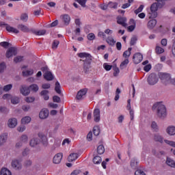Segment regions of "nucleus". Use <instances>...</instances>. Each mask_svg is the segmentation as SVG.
<instances>
[{
	"mask_svg": "<svg viewBox=\"0 0 175 175\" xmlns=\"http://www.w3.org/2000/svg\"><path fill=\"white\" fill-rule=\"evenodd\" d=\"M40 95L41 96H43L44 100H49V99H50V96H49V91L47 90H42L40 92Z\"/></svg>",
	"mask_w": 175,
	"mask_h": 175,
	"instance_id": "nucleus-30",
	"label": "nucleus"
},
{
	"mask_svg": "<svg viewBox=\"0 0 175 175\" xmlns=\"http://www.w3.org/2000/svg\"><path fill=\"white\" fill-rule=\"evenodd\" d=\"M42 70L44 73V78L45 80H47L48 81H51V80L54 79V76L53 75L51 72L49 70V68L47 66L42 68Z\"/></svg>",
	"mask_w": 175,
	"mask_h": 175,
	"instance_id": "nucleus-2",
	"label": "nucleus"
},
{
	"mask_svg": "<svg viewBox=\"0 0 175 175\" xmlns=\"http://www.w3.org/2000/svg\"><path fill=\"white\" fill-rule=\"evenodd\" d=\"M79 158V154L77 153H71L68 157V162H73L76 161Z\"/></svg>",
	"mask_w": 175,
	"mask_h": 175,
	"instance_id": "nucleus-25",
	"label": "nucleus"
},
{
	"mask_svg": "<svg viewBox=\"0 0 175 175\" xmlns=\"http://www.w3.org/2000/svg\"><path fill=\"white\" fill-rule=\"evenodd\" d=\"M29 89L33 92H38L39 91V86L37 84H32L29 86Z\"/></svg>",
	"mask_w": 175,
	"mask_h": 175,
	"instance_id": "nucleus-41",
	"label": "nucleus"
},
{
	"mask_svg": "<svg viewBox=\"0 0 175 175\" xmlns=\"http://www.w3.org/2000/svg\"><path fill=\"white\" fill-rule=\"evenodd\" d=\"M76 1L78 2V3H79V5L82 6V8H85V3H87V0H76Z\"/></svg>",
	"mask_w": 175,
	"mask_h": 175,
	"instance_id": "nucleus-59",
	"label": "nucleus"
},
{
	"mask_svg": "<svg viewBox=\"0 0 175 175\" xmlns=\"http://www.w3.org/2000/svg\"><path fill=\"white\" fill-rule=\"evenodd\" d=\"M18 28L21 29V31H23V32H29V28L24 25H19Z\"/></svg>",
	"mask_w": 175,
	"mask_h": 175,
	"instance_id": "nucleus-38",
	"label": "nucleus"
},
{
	"mask_svg": "<svg viewBox=\"0 0 175 175\" xmlns=\"http://www.w3.org/2000/svg\"><path fill=\"white\" fill-rule=\"evenodd\" d=\"M30 91L29 89L25 86V85H23L21 88V94H22V95H23L24 96H27L28 95H29L30 94Z\"/></svg>",
	"mask_w": 175,
	"mask_h": 175,
	"instance_id": "nucleus-16",
	"label": "nucleus"
},
{
	"mask_svg": "<svg viewBox=\"0 0 175 175\" xmlns=\"http://www.w3.org/2000/svg\"><path fill=\"white\" fill-rule=\"evenodd\" d=\"M27 129V127L25 124H21L17 127L18 132H20L21 133H23Z\"/></svg>",
	"mask_w": 175,
	"mask_h": 175,
	"instance_id": "nucleus-48",
	"label": "nucleus"
},
{
	"mask_svg": "<svg viewBox=\"0 0 175 175\" xmlns=\"http://www.w3.org/2000/svg\"><path fill=\"white\" fill-rule=\"evenodd\" d=\"M118 24L122 25V27H126V18L125 17H120L118 18Z\"/></svg>",
	"mask_w": 175,
	"mask_h": 175,
	"instance_id": "nucleus-27",
	"label": "nucleus"
},
{
	"mask_svg": "<svg viewBox=\"0 0 175 175\" xmlns=\"http://www.w3.org/2000/svg\"><path fill=\"white\" fill-rule=\"evenodd\" d=\"M21 20H22V21H24V23H27V21H28V14H22L21 16Z\"/></svg>",
	"mask_w": 175,
	"mask_h": 175,
	"instance_id": "nucleus-57",
	"label": "nucleus"
},
{
	"mask_svg": "<svg viewBox=\"0 0 175 175\" xmlns=\"http://www.w3.org/2000/svg\"><path fill=\"white\" fill-rule=\"evenodd\" d=\"M11 103H12V105H18V103H20V97H17V96L12 97Z\"/></svg>",
	"mask_w": 175,
	"mask_h": 175,
	"instance_id": "nucleus-39",
	"label": "nucleus"
},
{
	"mask_svg": "<svg viewBox=\"0 0 175 175\" xmlns=\"http://www.w3.org/2000/svg\"><path fill=\"white\" fill-rule=\"evenodd\" d=\"M8 141V133H3L0 135V147L3 146Z\"/></svg>",
	"mask_w": 175,
	"mask_h": 175,
	"instance_id": "nucleus-17",
	"label": "nucleus"
},
{
	"mask_svg": "<svg viewBox=\"0 0 175 175\" xmlns=\"http://www.w3.org/2000/svg\"><path fill=\"white\" fill-rule=\"evenodd\" d=\"M38 137H40L41 143L44 147H47L49 145V140L47 139V137L43 133H38Z\"/></svg>",
	"mask_w": 175,
	"mask_h": 175,
	"instance_id": "nucleus-11",
	"label": "nucleus"
},
{
	"mask_svg": "<svg viewBox=\"0 0 175 175\" xmlns=\"http://www.w3.org/2000/svg\"><path fill=\"white\" fill-rule=\"evenodd\" d=\"M93 114L95 122H99L100 121V111L99 110H94Z\"/></svg>",
	"mask_w": 175,
	"mask_h": 175,
	"instance_id": "nucleus-18",
	"label": "nucleus"
},
{
	"mask_svg": "<svg viewBox=\"0 0 175 175\" xmlns=\"http://www.w3.org/2000/svg\"><path fill=\"white\" fill-rule=\"evenodd\" d=\"M149 19L150 20L148 22L147 27L148 29H154L157 25V19H155V18H149Z\"/></svg>",
	"mask_w": 175,
	"mask_h": 175,
	"instance_id": "nucleus-9",
	"label": "nucleus"
},
{
	"mask_svg": "<svg viewBox=\"0 0 175 175\" xmlns=\"http://www.w3.org/2000/svg\"><path fill=\"white\" fill-rule=\"evenodd\" d=\"M159 77L163 84H165V85H168V84H170V80L172 79V75H170V74L160 72L159 74Z\"/></svg>",
	"mask_w": 175,
	"mask_h": 175,
	"instance_id": "nucleus-1",
	"label": "nucleus"
},
{
	"mask_svg": "<svg viewBox=\"0 0 175 175\" xmlns=\"http://www.w3.org/2000/svg\"><path fill=\"white\" fill-rule=\"evenodd\" d=\"M59 126H61V123H58V122H55L53 132L54 133H57L58 129H59Z\"/></svg>",
	"mask_w": 175,
	"mask_h": 175,
	"instance_id": "nucleus-53",
	"label": "nucleus"
},
{
	"mask_svg": "<svg viewBox=\"0 0 175 175\" xmlns=\"http://www.w3.org/2000/svg\"><path fill=\"white\" fill-rule=\"evenodd\" d=\"M135 175H146V173L142 170H137L135 171Z\"/></svg>",
	"mask_w": 175,
	"mask_h": 175,
	"instance_id": "nucleus-64",
	"label": "nucleus"
},
{
	"mask_svg": "<svg viewBox=\"0 0 175 175\" xmlns=\"http://www.w3.org/2000/svg\"><path fill=\"white\" fill-rule=\"evenodd\" d=\"M12 88H13V85L8 84L5 85L3 89L1 88V90L2 91H5V92H8V91H10L12 90Z\"/></svg>",
	"mask_w": 175,
	"mask_h": 175,
	"instance_id": "nucleus-42",
	"label": "nucleus"
},
{
	"mask_svg": "<svg viewBox=\"0 0 175 175\" xmlns=\"http://www.w3.org/2000/svg\"><path fill=\"white\" fill-rule=\"evenodd\" d=\"M40 143V142L39 141V139L32 138L29 142V146L33 148L36 147V146H38Z\"/></svg>",
	"mask_w": 175,
	"mask_h": 175,
	"instance_id": "nucleus-26",
	"label": "nucleus"
},
{
	"mask_svg": "<svg viewBox=\"0 0 175 175\" xmlns=\"http://www.w3.org/2000/svg\"><path fill=\"white\" fill-rule=\"evenodd\" d=\"M31 117L25 116L21 119V122L23 125H27V124H29V122H31Z\"/></svg>",
	"mask_w": 175,
	"mask_h": 175,
	"instance_id": "nucleus-28",
	"label": "nucleus"
},
{
	"mask_svg": "<svg viewBox=\"0 0 175 175\" xmlns=\"http://www.w3.org/2000/svg\"><path fill=\"white\" fill-rule=\"evenodd\" d=\"M155 51L157 54H163V53H165V49L162 48V46L157 45L155 47Z\"/></svg>",
	"mask_w": 175,
	"mask_h": 175,
	"instance_id": "nucleus-36",
	"label": "nucleus"
},
{
	"mask_svg": "<svg viewBox=\"0 0 175 175\" xmlns=\"http://www.w3.org/2000/svg\"><path fill=\"white\" fill-rule=\"evenodd\" d=\"M24 166H25V167H29L30 166H32V160L27 159L25 161Z\"/></svg>",
	"mask_w": 175,
	"mask_h": 175,
	"instance_id": "nucleus-54",
	"label": "nucleus"
},
{
	"mask_svg": "<svg viewBox=\"0 0 175 175\" xmlns=\"http://www.w3.org/2000/svg\"><path fill=\"white\" fill-rule=\"evenodd\" d=\"M151 128L154 132H158L159 131V128L158 127V124H157V122H152L151 124Z\"/></svg>",
	"mask_w": 175,
	"mask_h": 175,
	"instance_id": "nucleus-43",
	"label": "nucleus"
},
{
	"mask_svg": "<svg viewBox=\"0 0 175 175\" xmlns=\"http://www.w3.org/2000/svg\"><path fill=\"white\" fill-rule=\"evenodd\" d=\"M100 133V131L98 126L94 127L93 133H94V136H99Z\"/></svg>",
	"mask_w": 175,
	"mask_h": 175,
	"instance_id": "nucleus-50",
	"label": "nucleus"
},
{
	"mask_svg": "<svg viewBox=\"0 0 175 175\" xmlns=\"http://www.w3.org/2000/svg\"><path fill=\"white\" fill-rule=\"evenodd\" d=\"M131 51L132 48H129L127 51H124L123 53L124 58H125L126 59H129V57H131V54H132Z\"/></svg>",
	"mask_w": 175,
	"mask_h": 175,
	"instance_id": "nucleus-31",
	"label": "nucleus"
},
{
	"mask_svg": "<svg viewBox=\"0 0 175 175\" xmlns=\"http://www.w3.org/2000/svg\"><path fill=\"white\" fill-rule=\"evenodd\" d=\"M55 90L56 91L57 94H61V85L58 81L55 83Z\"/></svg>",
	"mask_w": 175,
	"mask_h": 175,
	"instance_id": "nucleus-45",
	"label": "nucleus"
},
{
	"mask_svg": "<svg viewBox=\"0 0 175 175\" xmlns=\"http://www.w3.org/2000/svg\"><path fill=\"white\" fill-rule=\"evenodd\" d=\"M59 44V41L57 40H55L53 42V44H52V48L53 49H57L58 47V45Z\"/></svg>",
	"mask_w": 175,
	"mask_h": 175,
	"instance_id": "nucleus-62",
	"label": "nucleus"
},
{
	"mask_svg": "<svg viewBox=\"0 0 175 175\" xmlns=\"http://www.w3.org/2000/svg\"><path fill=\"white\" fill-rule=\"evenodd\" d=\"M6 29L8 32H10L11 33H18L20 32V31H18L17 28H15L10 25H7Z\"/></svg>",
	"mask_w": 175,
	"mask_h": 175,
	"instance_id": "nucleus-23",
	"label": "nucleus"
},
{
	"mask_svg": "<svg viewBox=\"0 0 175 175\" xmlns=\"http://www.w3.org/2000/svg\"><path fill=\"white\" fill-rule=\"evenodd\" d=\"M165 143L166 144H168V146H170V147L175 148V142L174 141H170V140H165ZM171 151H172L174 155H175V149H171Z\"/></svg>",
	"mask_w": 175,
	"mask_h": 175,
	"instance_id": "nucleus-32",
	"label": "nucleus"
},
{
	"mask_svg": "<svg viewBox=\"0 0 175 175\" xmlns=\"http://www.w3.org/2000/svg\"><path fill=\"white\" fill-rule=\"evenodd\" d=\"M27 69V66H23L22 67V75L23 76H24L25 77H28V76H32V75H33V70L30 69V70H25Z\"/></svg>",
	"mask_w": 175,
	"mask_h": 175,
	"instance_id": "nucleus-10",
	"label": "nucleus"
},
{
	"mask_svg": "<svg viewBox=\"0 0 175 175\" xmlns=\"http://www.w3.org/2000/svg\"><path fill=\"white\" fill-rule=\"evenodd\" d=\"M103 66L104 69L107 71L111 70V68H113V66L109 65V63H104Z\"/></svg>",
	"mask_w": 175,
	"mask_h": 175,
	"instance_id": "nucleus-52",
	"label": "nucleus"
},
{
	"mask_svg": "<svg viewBox=\"0 0 175 175\" xmlns=\"http://www.w3.org/2000/svg\"><path fill=\"white\" fill-rule=\"evenodd\" d=\"M166 163L171 167H175V161L171 158H167Z\"/></svg>",
	"mask_w": 175,
	"mask_h": 175,
	"instance_id": "nucleus-35",
	"label": "nucleus"
},
{
	"mask_svg": "<svg viewBox=\"0 0 175 175\" xmlns=\"http://www.w3.org/2000/svg\"><path fill=\"white\" fill-rule=\"evenodd\" d=\"M131 166L133 169H136V167H137V160H136V159H133L131 160Z\"/></svg>",
	"mask_w": 175,
	"mask_h": 175,
	"instance_id": "nucleus-46",
	"label": "nucleus"
},
{
	"mask_svg": "<svg viewBox=\"0 0 175 175\" xmlns=\"http://www.w3.org/2000/svg\"><path fill=\"white\" fill-rule=\"evenodd\" d=\"M97 152L100 155H102V154L105 153V146L103 145H100L97 148Z\"/></svg>",
	"mask_w": 175,
	"mask_h": 175,
	"instance_id": "nucleus-40",
	"label": "nucleus"
},
{
	"mask_svg": "<svg viewBox=\"0 0 175 175\" xmlns=\"http://www.w3.org/2000/svg\"><path fill=\"white\" fill-rule=\"evenodd\" d=\"M130 24H131V25L128 27V31L129 32H132L133 31L135 30V28H136V22L135 21L134 19H130Z\"/></svg>",
	"mask_w": 175,
	"mask_h": 175,
	"instance_id": "nucleus-24",
	"label": "nucleus"
},
{
	"mask_svg": "<svg viewBox=\"0 0 175 175\" xmlns=\"http://www.w3.org/2000/svg\"><path fill=\"white\" fill-rule=\"evenodd\" d=\"M117 6H118V3L116 2H109L108 3V8H110L111 9H117Z\"/></svg>",
	"mask_w": 175,
	"mask_h": 175,
	"instance_id": "nucleus-47",
	"label": "nucleus"
},
{
	"mask_svg": "<svg viewBox=\"0 0 175 175\" xmlns=\"http://www.w3.org/2000/svg\"><path fill=\"white\" fill-rule=\"evenodd\" d=\"M5 69H6V64L5 63H1L0 64V73H2V72H3V70H5Z\"/></svg>",
	"mask_w": 175,
	"mask_h": 175,
	"instance_id": "nucleus-63",
	"label": "nucleus"
},
{
	"mask_svg": "<svg viewBox=\"0 0 175 175\" xmlns=\"http://www.w3.org/2000/svg\"><path fill=\"white\" fill-rule=\"evenodd\" d=\"M62 153H57L56 154L53 159V163L58 165L59 163H61V161H62Z\"/></svg>",
	"mask_w": 175,
	"mask_h": 175,
	"instance_id": "nucleus-14",
	"label": "nucleus"
},
{
	"mask_svg": "<svg viewBox=\"0 0 175 175\" xmlns=\"http://www.w3.org/2000/svg\"><path fill=\"white\" fill-rule=\"evenodd\" d=\"M133 62L140 64L143 61V55L139 53H135L133 57Z\"/></svg>",
	"mask_w": 175,
	"mask_h": 175,
	"instance_id": "nucleus-12",
	"label": "nucleus"
},
{
	"mask_svg": "<svg viewBox=\"0 0 175 175\" xmlns=\"http://www.w3.org/2000/svg\"><path fill=\"white\" fill-rule=\"evenodd\" d=\"M36 35L38 36H42L43 35H46V30H39L35 32Z\"/></svg>",
	"mask_w": 175,
	"mask_h": 175,
	"instance_id": "nucleus-60",
	"label": "nucleus"
},
{
	"mask_svg": "<svg viewBox=\"0 0 175 175\" xmlns=\"http://www.w3.org/2000/svg\"><path fill=\"white\" fill-rule=\"evenodd\" d=\"M16 54H17V49H16L15 47H11L7 51L5 57L7 58H10L13 57V55H16Z\"/></svg>",
	"mask_w": 175,
	"mask_h": 175,
	"instance_id": "nucleus-8",
	"label": "nucleus"
},
{
	"mask_svg": "<svg viewBox=\"0 0 175 175\" xmlns=\"http://www.w3.org/2000/svg\"><path fill=\"white\" fill-rule=\"evenodd\" d=\"M25 100L27 103H32V102L35 101V97H33V96H28V97L25 98Z\"/></svg>",
	"mask_w": 175,
	"mask_h": 175,
	"instance_id": "nucleus-55",
	"label": "nucleus"
},
{
	"mask_svg": "<svg viewBox=\"0 0 175 175\" xmlns=\"http://www.w3.org/2000/svg\"><path fill=\"white\" fill-rule=\"evenodd\" d=\"M8 126L13 129L17 126V119L16 118H12L8 121Z\"/></svg>",
	"mask_w": 175,
	"mask_h": 175,
	"instance_id": "nucleus-13",
	"label": "nucleus"
},
{
	"mask_svg": "<svg viewBox=\"0 0 175 175\" xmlns=\"http://www.w3.org/2000/svg\"><path fill=\"white\" fill-rule=\"evenodd\" d=\"M88 40H95V34L94 33H90L87 36Z\"/></svg>",
	"mask_w": 175,
	"mask_h": 175,
	"instance_id": "nucleus-61",
	"label": "nucleus"
},
{
	"mask_svg": "<svg viewBox=\"0 0 175 175\" xmlns=\"http://www.w3.org/2000/svg\"><path fill=\"white\" fill-rule=\"evenodd\" d=\"M143 9H144V5H141L137 10L134 11V13L135 14H139V13H142V12H143Z\"/></svg>",
	"mask_w": 175,
	"mask_h": 175,
	"instance_id": "nucleus-51",
	"label": "nucleus"
},
{
	"mask_svg": "<svg viewBox=\"0 0 175 175\" xmlns=\"http://www.w3.org/2000/svg\"><path fill=\"white\" fill-rule=\"evenodd\" d=\"M153 140L154 142H156V143H160V144H163V142H165V140L167 139H165L163 136H162L161 134L156 133L154 134Z\"/></svg>",
	"mask_w": 175,
	"mask_h": 175,
	"instance_id": "nucleus-6",
	"label": "nucleus"
},
{
	"mask_svg": "<svg viewBox=\"0 0 175 175\" xmlns=\"http://www.w3.org/2000/svg\"><path fill=\"white\" fill-rule=\"evenodd\" d=\"M159 81V79L158 78V76H157V74L152 73L148 77V84L149 85H155Z\"/></svg>",
	"mask_w": 175,
	"mask_h": 175,
	"instance_id": "nucleus-3",
	"label": "nucleus"
},
{
	"mask_svg": "<svg viewBox=\"0 0 175 175\" xmlns=\"http://www.w3.org/2000/svg\"><path fill=\"white\" fill-rule=\"evenodd\" d=\"M88 90L86 88L81 90L79 92H78L77 95V99H81L83 97L87 94Z\"/></svg>",
	"mask_w": 175,
	"mask_h": 175,
	"instance_id": "nucleus-22",
	"label": "nucleus"
},
{
	"mask_svg": "<svg viewBox=\"0 0 175 175\" xmlns=\"http://www.w3.org/2000/svg\"><path fill=\"white\" fill-rule=\"evenodd\" d=\"M29 148H25L22 152V156L23 157H28L29 155Z\"/></svg>",
	"mask_w": 175,
	"mask_h": 175,
	"instance_id": "nucleus-56",
	"label": "nucleus"
},
{
	"mask_svg": "<svg viewBox=\"0 0 175 175\" xmlns=\"http://www.w3.org/2000/svg\"><path fill=\"white\" fill-rule=\"evenodd\" d=\"M19 140L23 144H25V143L28 142V135H22L20 138Z\"/></svg>",
	"mask_w": 175,
	"mask_h": 175,
	"instance_id": "nucleus-37",
	"label": "nucleus"
},
{
	"mask_svg": "<svg viewBox=\"0 0 175 175\" xmlns=\"http://www.w3.org/2000/svg\"><path fill=\"white\" fill-rule=\"evenodd\" d=\"M133 2V0H128V3H124L122 5V9H128L131 6V3Z\"/></svg>",
	"mask_w": 175,
	"mask_h": 175,
	"instance_id": "nucleus-49",
	"label": "nucleus"
},
{
	"mask_svg": "<svg viewBox=\"0 0 175 175\" xmlns=\"http://www.w3.org/2000/svg\"><path fill=\"white\" fill-rule=\"evenodd\" d=\"M153 110H166V106L163 104V102L154 103L152 106Z\"/></svg>",
	"mask_w": 175,
	"mask_h": 175,
	"instance_id": "nucleus-5",
	"label": "nucleus"
},
{
	"mask_svg": "<svg viewBox=\"0 0 175 175\" xmlns=\"http://www.w3.org/2000/svg\"><path fill=\"white\" fill-rule=\"evenodd\" d=\"M23 59H24V57L23 56H16V57H14V62H16V64H17L18 62H21Z\"/></svg>",
	"mask_w": 175,
	"mask_h": 175,
	"instance_id": "nucleus-58",
	"label": "nucleus"
},
{
	"mask_svg": "<svg viewBox=\"0 0 175 175\" xmlns=\"http://www.w3.org/2000/svg\"><path fill=\"white\" fill-rule=\"evenodd\" d=\"M79 58H82L83 59H86L87 61H91V55L88 53H80L78 54Z\"/></svg>",
	"mask_w": 175,
	"mask_h": 175,
	"instance_id": "nucleus-15",
	"label": "nucleus"
},
{
	"mask_svg": "<svg viewBox=\"0 0 175 175\" xmlns=\"http://www.w3.org/2000/svg\"><path fill=\"white\" fill-rule=\"evenodd\" d=\"M49 110L40 111L39 113V117L41 120H46V118L49 117Z\"/></svg>",
	"mask_w": 175,
	"mask_h": 175,
	"instance_id": "nucleus-21",
	"label": "nucleus"
},
{
	"mask_svg": "<svg viewBox=\"0 0 175 175\" xmlns=\"http://www.w3.org/2000/svg\"><path fill=\"white\" fill-rule=\"evenodd\" d=\"M93 163H94V165H99L102 163V157L99 156H95L93 158Z\"/></svg>",
	"mask_w": 175,
	"mask_h": 175,
	"instance_id": "nucleus-34",
	"label": "nucleus"
},
{
	"mask_svg": "<svg viewBox=\"0 0 175 175\" xmlns=\"http://www.w3.org/2000/svg\"><path fill=\"white\" fill-rule=\"evenodd\" d=\"M166 132L170 136H174L175 135V126H170L166 129Z\"/></svg>",
	"mask_w": 175,
	"mask_h": 175,
	"instance_id": "nucleus-20",
	"label": "nucleus"
},
{
	"mask_svg": "<svg viewBox=\"0 0 175 175\" xmlns=\"http://www.w3.org/2000/svg\"><path fill=\"white\" fill-rule=\"evenodd\" d=\"M0 175H12V172L6 167H3L0 170Z\"/></svg>",
	"mask_w": 175,
	"mask_h": 175,
	"instance_id": "nucleus-29",
	"label": "nucleus"
},
{
	"mask_svg": "<svg viewBox=\"0 0 175 175\" xmlns=\"http://www.w3.org/2000/svg\"><path fill=\"white\" fill-rule=\"evenodd\" d=\"M11 166L13 169L15 170H21L23 168V165L21 164V162L18 161V159H14L11 162Z\"/></svg>",
	"mask_w": 175,
	"mask_h": 175,
	"instance_id": "nucleus-4",
	"label": "nucleus"
},
{
	"mask_svg": "<svg viewBox=\"0 0 175 175\" xmlns=\"http://www.w3.org/2000/svg\"><path fill=\"white\" fill-rule=\"evenodd\" d=\"M128 64H129V59H125L121 64H120V68L122 69H124V68H126L128 66Z\"/></svg>",
	"mask_w": 175,
	"mask_h": 175,
	"instance_id": "nucleus-44",
	"label": "nucleus"
},
{
	"mask_svg": "<svg viewBox=\"0 0 175 175\" xmlns=\"http://www.w3.org/2000/svg\"><path fill=\"white\" fill-rule=\"evenodd\" d=\"M62 21L64 23V25H69L70 24V15L68 14H64L60 16Z\"/></svg>",
	"mask_w": 175,
	"mask_h": 175,
	"instance_id": "nucleus-7",
	"label": "nucleus"
},
{
	"mask_svg": "<svg viewBox=\"0 0 175 175\" xmlns=\"http://www.w3.org/2000/svg\"><path fill=\"white\" fill-rule=\"evenodd\" d=\"M156 113L159 118H166V116H167L166 110H157Z\"/></svg>",
	"mask_w": 175,
	"mask_h": 175,
	"instance_id": "nucleus-19",
	"label": "nucleus"
},
{
	"mask_svg": "<svg viewBox=\"0 0 175 175\" xmlns=\"http://www.w3.org/2000/svg\"><path fill=\"white\" fill-rule=\"evenodd\" d=\"M106 42L109 44V46H114V44H116V40H114L113 37L109 36L107 37Z\"/></svg>",
	"mask_w": 175,
	"mask_h": 175,
	"instance_id": "nucleus-33",
	"label": "nucleus"
}]
</instances>
